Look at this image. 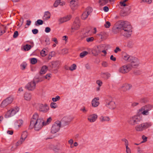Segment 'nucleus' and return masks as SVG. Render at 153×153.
<instances>
[{"mask_svg":"<svg viewBox=\"0 0 153 153\" xmlns=\"http://www.w3.org/2000/svg\"><path fill=\"white\" fill-rule=\"evenodd\" d=\"M41 55L43 57L45 56L47 54V53L44 49L42 50L40 52Z\"/></svg>","mask_w":153,"mask_h":153,"instance_id":"41","label":"nucleus"},{"mask_svg":"<svg viewBox=\"0 0 153 153\" xmlns=\"http://www.w3.org/2000/svg\"><path fill=\"white\" fill-rule=\"evenodd\" d=\"M45 42L46 43V44L49 45L50 44V40L49 38H47L45 40Z\"/></svg>","mask_w":153,"mask_h":153,"instance_id":"62","label":"nucleus"},{"mask_svg":"<svg viewBox=\"0 0 153 153\" xmlns=\"http://www.w3.org/2000/svg\"><path fill=\"white\" fill-rule=\"evenodd\" d=\"M105 33L103 32L101 33L100 34L98 35V36L101 39H103L104 38V35Z\"/></svg>","mask_w":153,"mask_h":153,"instance_id":"45","label":"nucleus"},{"mask_svg":"<svg viewBox=\"0 0 153 153\" xmlns=\"http://www.w3.org/2000/svg\"><path fill=\"white\" fill-rule=\"evenodd\" d=\"M152 2V0H141V3H145L147 4H150Z\"/></svg>","mask_w":153,"mask_h":153,"instance_id":"40","label":"nucleus"},{"mask_svg":"<svg viewBox=\"0 0 153 153\" xmlns=\"http://www.w3.org/2000/svg\"><path fill=\"white\" fill-rule=\"evenodd\" d=\"M102 66L104 67H108V62L106 61H103L101 63Z\"/></svg>","mask_w":153,"mask_h":153,"instance_id":"38","label":"nucleus"},{"mask_svg":"<svg viewBox=\"0 0 153 153\" xmlns=\"http://www.w3.org/2000/svg\"><path fill=\"white\" fill-rule=\"evenodd\" d=\"M85 66L87 70H90L91 69V67L88 63L86 64L85 65Z\"/></svg>","mask_w":153,"mask_h":153,"instance_id":"53","label":"nucleus"},{"mask_svg":"<svg viewBox=\"0 0 153 153\" xmlns=\"http://www.w3.org/2000/svg\"><path fill=\"white\" fill-rule=\"evenodd\" d=\"M131 60L129 61V62L131 63V67H135L138 66L139 64V61L138 59L134 57H131L130 58Z\"/></svg>","mask_w":153,"mask_h":153,"instance_id":"13","label":"nucleus"},{"mask_svg":"<svg viewBox=\"0 0 153 153\" xmlns=\"http://www.w3.org/2000/svg\"><path fill=\"white\" fill-rule=\"evenodd\" d=\"M38 109L40 111L46 113L48 111L49 108L47 104H38Z\"/></svg>","mask_w":153,"mask_h":153,"instance_id":"9","label":"nucleus"},{"mask_svg":"<svg viewBox=\"0 0 153 153\" xmlns=\"http://www.w3.org/2000/svg\"><path fill=\"white\" fill-rule=\"evenodd\" d=\"M24 141H22L21 139L16 143V146H19Z\"/></svg>","mask_w":153,"mask_h":153,"instance_id":"50","label":"nucleus"},{"mask_svg":"<svg viewBox=\"0 0 153 153\" xmlns=\"http://www.w3.org/2000/svg\"><path fill=\"white\" fill-rule=\"evenodd\" d=\"M5 32L4 27L3 26L0 27V36L2 35Z\"/></svg>","mask_w":153,"mask_h":153,"instance_id":"35","label":"nucleus"},{"mask_svg":"<svg viewBox=\"0 0 153 153\" xmlns=\"http://www.w3.org/2000/svg\"><path fill=\"white\" fill-rule=\"evenodd\" d=\"M110 59L114 62L115 61L116 59L115 57H114L113 55H111L110 58Z\"/></svg>","mask_w":153,"mask_h":153,"instance_id":"61","label":"nucleus"},{"mask_svg":"<svg viewBox=\"0 0 153 153\" xmlns=\"http://www.w3.org/2000/svg\"><path fill=\"white\" fill-rule=\"evenodd\" d=\"M60 99V97L59 96H57L56 97H53L52 98V100L53 102H56L59 100Z\"/></svg>","mask_w":153,"mask_h":153,"instance_id":"37","label":"nucleus"},{"mask_svg":"<svg viewBox=\"0 0 153 153\" xmlns=\"http://www.w3.org/2000/svg\"><path fill=\"white\" fill-rule=\"evenodd\" d=\"M33 46H32L33 47ZM32 47L30 45L27 44L24 46V49L25 51H28L30 50Z\"/></svg>","mask_w":153,"mask_h":153,"instance_id":"30","label":"nucleus"},{"mask_svg":"<svg viewBox=\"0 0 153 153\" xmlns=\"http://www.w3.org/2000/svg\"><path fill=\"white\" fill-rule=\"evenodd\" d=\"M91 52L94 55L96 56L101 51L100 50L98 47L97 46L93 48Z\"/></svg>","mask_w":153,"mask_h":153,"instance_id":"20","label":"nucleus"},{"mask_svg":"<svg viewBox=\"0 0 153 153\" xmlns=\"http://www.w3.org/2000/svg\"><path fill=\"white\" fill-rule=\"evenodd\" d=\"M80 26V20L79 18L77 17L75 19L71 27L72 31L74 32L75 30H78Z\"/></svg>","mask_w":153,"mask_h":153,"instance_id":"10","label":"nucleus"},{"mask_svg":"<svg viewBox=\"0 0 153 153\" xmlns=\"http://www.w3.org/2000/svg\"><path fill=\"white\" fill-rule=\"evenodd\" d=\"M27 66V64L25 62H23L20 65L21 69L22 70H25Z\"/></svg>","mask_w":153,"mask_h":153,"instance_id":"32","label":"nucleus"},{"mask_svg":"<svg viewBox=\"0 0 153 153\" xmlns=\"http://www.w3.org/2000/svg\"><path fill=\"white\" fill-rule=\"evenodd\" d=\"M88 53L87 51H84L81 52L80 54V57L81 58H82L85 56L86 55H87Z\"/></svg>","mask_w":153,"mask_h":153,"instance_id":"31","label":"nucleus"},{"mask_svg":"<svg viewBox=\"0 0 153 153\" xmlns=\"http://www.w3.org/2000/svg\"><path fill=\"white\" fill-rule=\"evenodd\" d=\"M43 123V119L39 118L38 115H33L31 119L30 126L33 127L35 130L39 131L44 126Z\"/></svg>","mask_w":153,"mask_h":153,"instance_id":"2","label":"nucleus"},{"mask_svg":"<svg viewBox=\"0 0 153 153\" xmlns=\"http://www.w3.org/2000/svg\"><path fill=\"white\" fill-rule=\"evenodd\" d=\"M19 110V108L18 107L16 106L8 110L7 112V115H15L17 114Z\"/></svg>","mask_w":153,"mask_h":153,"instance_id":"14","label":"nucleus"},{"mask_svg":"<svg viewBox=\"0 0 153 153\" xmlns=\"http://www.w3.org/2000/svg\"><path fill=\"white\" fill-rule=\"evenodd\" d=\"M76 66L75 64H73L69 68V69L71 71H73V70L76 69Z\"/></svg>","mask_w":153,"mask_h":153,"instance_id":"36","label":"nucleus"},{"mask_svg":"<svg viewBox=\"0 0 153 153\" xmlns=\"http://www.w3.org/2000/svg\"><path fill=\"white\" fill-rule=\"evenodd\" d=\"M120 6L122 7H125L127 6V4L125 3V2H124L123 1L120 2Z\"/></svg>","mask_w":153,"mask_h":153,"instance_id":"60","label":"nucleus"},{"mask_svg":"<svg viewBox=\"0 0 153 153\" xmlns=\"http://www.w3.org/2000/svg\"><path fill=\"white\" fill-rule=\"evenodd\" d=\"M0 153H7V150L4 149H0Z\"/></svg>","mask_w":153,"mask_h":153,"instance_id":"54","label":"nucleus"},{"mask_svg":"<svg viewBox=\"0 0 153 153\" xmlns=\"http://www.w3.org/2000/svg\"><path fill=\"white\" fill-rule=\"evenodd\" d=\"M30 62L32 64H34L36 63L37 59L35 58H32L31 59Z\"/></svg>","mask_w":153,"mask_h":153,"instance_id":"43","label":"nucleus"},{"mask_svg":"<svg viewBox=\"0 0 153 153\" xmlns=\"http://www.w3.org/2000/svg\"><path fill=\"white\" fill-rule=\"evenodd\" d=\"M131 69V66L128 64L124 65L120 67L118 71L119 73L125 74L129 72Z\"/></svg>","mask_w":153,"mask_h":153,"instance_id":"7","label":"nucleus"},{"mask_svg":"<svg viewBox=\"0 0 153 153\" xmlns=\"http://www.w3.org/2000/svg\"><path fill=\"white\" fill-rule=\"evenodd\" d=\"M39 25H42L43 24V21L41 19H38L36 22Z\"/></svg>","mask_w":153,"mask_h":153,"instance_id":"55","label":"nucleus"},{"mask_svg":"<svg viewBox=\"0 0 153 153\" xmlns=\"http://www.w3.org/2000/svg\"><path fill=\"white\" fill-rule=\"evenodd\" d=\"M68 53V50L67 49L65 48L62 50V53L63 54H66Z\"/></svg>","mask_w":153,"mask_h":153,"instance_id":"51","label":"nucleus"},{"mask_svg":"<svg viewBox=\"0 0 153 153\" xmlns=\"http://www.w3.org/2000/svg\"><path fill=\"white\" fill-rule=\"evenodd\" d=\"M153 108V105L147 104L143 106L140 109L137 110V113L138 114L147 115L149 113V111Z\"/></svg>","mask_w":153,"mask_h":153,"instance_id":"3","label":"nucleus"},{"mask_svg":"<svg viewBox=\"0 0 153 153\" xmlns=\"http://www.w3.org/2000/svg\"><path fill=\"white\" fill-rule=\"evenodd\" d=\"M78 6L77 0H71L70 2V6L73 10L76 9Z\"/></svg>","mask_w":153,"mask_h":153,"instance_id":"17","label":"nucleus"},{"mask_svg":"<svg viewBox=\"0 0 153 153\" xmlns=\"http://www.w3.org/2000/svg\"><path fill=\"white\" fill-rule=\"evenodd\" d=\"M36 83L34 81L28 82L26 85V88L30 91H33L36 88Z\"/></svg>","mask_w":153,"mask_h":153,"instance_id":"12","label":"nucleus"},{"mask_svg":"<svg viewBox=\"0 0 153 153\" xmlns=\"http://www.w3.org/2000/svg\"><path fill=\"white\" fill-rule=\"evenodd\" d=\"M116 28L120 30L123 35L126 37H130L132 33V27L128 22H121Z\"/></svg>","mask_w":153,"mask_h":153,"instance_id":"1","label":"nucleus"},{"mask_svg":"<svg viewBox=\"0 0 153 153\" xmlns=\"http://www.w3.org/2000/svg\"><path fill=\"white\" fill-rule=\"evenodd\" d=\"M110 25V23L108 21L106 22L105 24L104 25L105 27L107 28L109 27Z\"/></svg>","mask_w":153,"mask_h":153,"instance_id":"48","label":"nucleus"},{"mask_svg":"<svg viewBox=\"0 0 153 153\" xmlns=\"http://www.w3.org/2000/svg\"><path fill=\"white\" fill-rule=\"evenodd\" d=\"M121 51V50L118 47H117L114 50V52L116 53H117L118 51Z\"/></svg>","mask_w":153,"mask_h":153,"instance_id":"59","label":"nucleus"},{"mask_svg":"<svg viewBox=\"0 0 153 153\" xmlns=\"http://www.w3.org/2000/svg\"><path fill=\"white\" fill-rule=\"evenodd\" d=\"M32 32L34 34H36L38 33V30L36 29H35L32 30Z\"/></svg>","mask_w":153,"mask_h":153,"instance_id":"57","label":"nucleus"},{"mask_svg":"<svg viewBox=\"0 0 153 153\" xmlns=\"http://www.w3.org/2000/svg\"><path fill=\"white\" fill-rule=\"evenodd\" d=\"M122 141L125 143L126 147L128 146V140L125 138H123L122 139Z\"/></svg>","mask_w":153,"mask_h":153,"instance_id":"39","label":"nucleus"},{"mask_svg":"<svg viewBox=\"0 0 153 153\" xmlns=\"http://www.w3.org/2000/svg\"><path fill=\"white\" fill-rule=\"evenodd\" d=\"M142 138L143 140L141 142V143H145L147 140V137L145 136V135H143L142 136Z\"/></svg>","mask_w":153,"mask_h":153,"instance_id":"44","label":"nucleus"},{"mask_svg":"<svg viewBox=\"0 0 153 153\" xmlns=\"http://www.w3.org/2000/svg\"><path fill=\"white\" fill-rule=\"evenodd\" d=\"M94 40V38L93 37H88L86 39V41L87 42H92Z\"/></svg>","mask_w":153,"mask_h":153,"instance_id":"42","label":"nucleus"},{"mask_svg":"<svg viewBox=\"0 0 153 153\" xmlns=\"http://www.w3.org/2000/svg\"><path fill=\"white\" fill-rule=\"evenodd\" d=\"M92 11V8L91 7H87L81 16V18L82 19H86Z\"/></svg>","mask_w":153,"mask_h":153,"instance_id":"11","label":"nucleus"},{"mask_svg":"<svg viewBox=\"0 0 153 153\" xmlns=\"http://www.w3.org/2000/svg\"><path fill=\"white\" fill-rule=\"evenodd\" d=\"M140 101L142 103H146L148 102V100L145 98H142L140 100Z\"/></svg>","mask_w":153,"mask_h":153,"instance_id":"52","label":"nucleus"},{"mask_svg":"<svg viewBox=\"0 0 153 153\" xmlns=\"http://www.w3.org/2000/svg\"><path fill=\"white\" fill-rule=\"evenodd\" d=\"M97 117V115H89L88 117V120L91 123L95 122Z\"/></svg>","mask_w":153,"mask_h":153,"instance_id":"21","label":"nucleus"},{"mask_svg":"<svg viewBox=\"0 0 153 153\" xmlns=\"http://www.w3.org/2000/svg\"><path fill=\"white\" fill-rule=\"evenodd\" d=\"M101 75L103 76H105L107 77V78H108L110 77V74L108 73H101Z\"/></svg>","mask_w":153,"mask_h":153,"instance_id":"47","label":"nucleus"},{"mask_svg":"<svg viewBox=\"0 0 153 153\" xmlns=\"http://www.w3.org/2000/svg\"><path fill=\"white\" fill-rule=\"evenodd\" d=\"M48 70V67L46 65L43 66L40 71V74H44L46 73Z\"/></svg>","mask_w":153,"mask_h":153,"instance_id":"25","label":"nucleus"},{"mask_svg":"<svg viewBox=\"0 0 153 153\" xmlns=\"http://www.w3.org/2000/svg\"><path fill=\"white\" fill-rule=\"evenodd\" d=\"M100 118V121L102 122L108 121H109L110 119L109 117L107 116V115H101Z\"/></svg>","mask_w":153,"mask_h":153,"instance_id":"23","label":"nucleus"},{"mask_svg":"<svg viewBox=\"0 0 153 153\" xmlns=\"http://www.w3.org/2000/svg\"><path fill=\"white\" fill-rule=\"evenodd\" d=\"M108 0H99V2L100 5L104 6L108 3Z\"/></svg>","mask_w":153,"mask_h":153,"instance_id":"28","label":"nucleus"},{"mask_svg":"<svg viewBox=\"0 0 153 153\" xmlns=\"http://www.w3.org/2000/svg\"><path fill=\"white\" fill-rule=\"evenodd\" d=\"M23 121L22 120H17L15 123V126L16 128H19L23 123Z\"/></svg>","mask_w":153,"mask_h":153,"instance_id":"26","label":"nucleus"},{"mask_svg":"<svg viewBox=\"0 0 153 153\" xmlns=\"http://www.w3.org/2000/svg\"><path fill=\"white\" fill-rule=\"evenodd\" d=\"M50 106L51 108L55 109L57 107V105L56 103L52 102L51 103Z\"/></svg>","mask_w":153,"mask_h":153,"instance_id":"34","label":"nucleus"},{"mask_svg":"<svg viewBox=\"0 0 153 153\" xmlns=\"http://www.w3.org/2000/svg\"><path fill=\"white\" fill-rule=\"evenodd\" d=\"M142 120L141 115H133L128 119V122L130 125L134 126L138 124Z\"/></svg>","mask_w":153,"mask_h":153,"instance_id":"4","label":"nucleus"},{"mask_svg":"<svg viewBox=\"0 0 153 153\" xmlns=\"http://www.w3.org/2000/svg\"><path fill=\"white\" fill-rule=\"evenodd\" d=\"M71 17V15H68L64 17L59 18L58 20V21L60 23H62L70 20Z\"/></svg>","mask_w":153,"mask_h":153,"instance_id":"18","label":"nucleus"},{"mask_svg":"<svg viewBox=\"0 0 153 153\" xmlns=\"http://www.w3.org/2000/svg\"><path fill=\"white\" fill-rule=\"evenodd\" d=\"M61 126V123L59 121H56L53 125L51 128V132L53 134L56 133L59 130Z\"/></svg>","mask_w":153,"mask_h":153,"instance_id":"8","label":"nucleus"},{"mask_svg":"<svg viewBox=\"0 0 153 153\" xmlns=\"http://www.w3.org/2000/svg\"><path fill=\"white\" fill-rule=\"evenodd\" d=\"M51 14L48 11H45L44 13L43 18L44 20H47L50 18Z\"/></svg>","mask_w":153,"mask_h":153,"instance_id":"22","label":"nucleus"},{"mask_svg":"<svg viewBox=\"0 0 153 153\" xmlns=\"http://www.w3.org/2000/svg\"><path fill=\"white\" fill-rule=\"evenodd\" d=\"M52 120V119L51 117H50L49 118H48L47 120L45 121H44V123H43L44 125L46 126V125H47L48 124H49L51 122V120Z\"/></svg>","mask_w":153,"mask_h":153,"instance_id":"29","label":"nucleus"},{"mask_svg":"<svg viewBox=\"0 0 153 153\" xmlns=\"http://www.w3.org/2000/svg\"><path fill=\"white\" fill-rule=\"evenodd\" d=\"M103 9L105 12H107L108 11L109 9L108 7L107 6H105L103 7Z\"/></svg>","mask_w":153,"mask_h":153,"instance_id":"64","label":"nucleus"},{"mask_svg":"<svg viewBox=\"0 0 153 153\" xmlns=\"http://www.w3.org/2000/svg\"><path fill=\"white\" fill-rule=\"evenodd\" d=\"M60 1H59V0H56L53 4V6L54 7H57L59 5Z\"/></svg>","mask_w":153,"mask_h":153,"instance_id":"46","label":"nucleus"},{"mask_svg":"<svg viewBox=\"0 0 153 153\" xmlns=\"http://www.w3.org/2000/svg\"><path fill=\"white\" fill-rule=\"evenodd\" d=\"M31 95L29 93H25L24 95V99L27 101H30L31 98Z\"/></svg>","mask_w":153,"mask_h":153,"instance_id":"24","label":"nucleus"},{"mask_svg":"<svg viewBox=\"0 0 153 153\" xmlns=\"http://www.w3.org/2000/svg\"><path fill=\"white\" fill-rule=\"evenodd\" d=\"M18 35V32L17 31H16L14 32L13 35V37L14 38H16Z\"/></svg>","mask_w":153,"mask_h":153,"instance_id":"63","label":"nucleus"},{"mask_svg":"<svg viewBox=\"0 0 153 153\" xmlns=\"http://www.w3.org/2000/svg\"><path fill=\"white\" fill-rule=\"evenodd\" d=\"M14 100L13 97L12 96L8 97L4 100L1 102L0 107L4 108L8 105L11 104Z\"/></svg>","mask_w":153,"mask_h":153,"instance_id":"6","label":"nucleus"},{"mask_svg":"<svg viewBox=\"0 0 153 153\" xmlns=\"http://www.w3.org/2000/svg\"><path fill=\"white\" fill-rule=\"evenodd\" d=\"M106 106L111 109H114L116 107V104L114 101H111L106 102Z\"/></svg>","mask_w":153,"mask_h":153,"instance_id":"16","label":"nucleus"},{"mask_svg":"<svg viewBox=\"0 0 153 153\" xmlns=\"http://www.w3.org/2000/svg\"><path fill=\"white\" fill-rule=\"evenodd\" d=\"M131 56H129V55L126 54L124 55L123 57V58L124 60L126 61H128V62H129L130 60H131L130 58L131 57Z\"/></svg>","mask_w":153,"mask_h":153,"instance_id":"33","label":"nucleus"},{"mask_svg":"<svg viewBox=\"0 0 153 153\" xmlns=\"http://www.w3.org/2000/svg\"><path fill=\"white\" fill-rule=\"evenodd\" d=\"M96 83L98 85L99 87L102 86V83L101 81L98 80L97 81Z\"/></svg>","mask_w":153,"mask_h":153,"instance_id":"49","label":"nucleus"},{"mask_svg":"<svg viewBox=\"0 0 153 153\" xmlns=\"http://www.w3.org/2000/svg\"><path fill=\"white\" fill-rule=\"evenodd\" d=\"M51 29L49 27H47L45 28V31L46 33H48L50 32Z\"/></svg>","mask_w":153,"mask_h":153,"instance_id":"58","label":"nucleus"},{"mask_svg":"<svg viewBox=\"0 0 153 153\" xmlns=\"http://www.w3.org/2000/svg\"><path fill=\"white\" fill-rule=\"evenodd\" d=\"M126 152L127 153H131V150L128 147V146L126 147Z\"/></svg>","mask_w":153,"mask_h":153,"instance_id":"56","label":"nucleus"},{"mask_svg":"<svg viewBox=\"0 0 153 153\" xmlns=\"http://www.w3.org/2000/svg\"><path fill=\"white\" fill-rule=\"evenodd\" d=\"M27 132L26 131L23 132L22 134L21 139L23 141H24L27 138Z\"/></svg>","mask_w":153,"mask_h":153,"instance_id":"27","label":"nucleus"},{"mask_svg":"<svg viewBox=\"0 0 153 153\" xmlns=\"http://www.w3.org/2000/svg\"><path fill=\"white\" fill-rule=\"evenodd\" d=\"M152 126L151 123H144L137 125L135 127V130L138 132H141Z\"/></svg>","mask_w":153,"mask_h":153,"instance_id":"5","label":"nucleus"},{"mask_svg":"<svg viewBox=\"0 0 153 153\" xmlns=\"http://www.w3.org/2000/svg\"><path fill=\"white\" fill-rule=\"evenodd\" d=\"M99 98L98 97H96L94 98L91 101V105L94 107H97L100 104Z\"/></svg>","mask_w":153,"mask_h":153,"instance_id":"15","label":"nucleus"},{"mask_svg":"<svg viewBox=\"0 0 153 153\" xmlns=\"http://www.w3.org/2000/svg\"><path fill=\"white\" fill-rule=\"evenodd\" d=\"M132 87V85L129 84H125L123 85L121 88L124 91L130 89Z\"/></svg>","mask_w":153,"mask_h":153,"instance_id":"19","label":"nucleus"}]
</instances>
